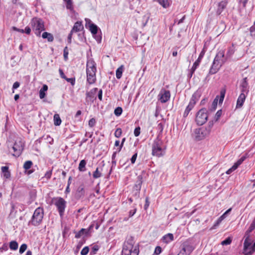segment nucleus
<instances>
[{
	"label": "nucleus",
	"instance_id": "nucleus-46",
	"mask_svg": "<svg viewBox=\"0 0 255 255\" xmlns=\"http://www.w3.org/2000/svg\"><path fill=\"white\" fill-rule=\"evenodd\" d=\"M63 52H64L63 56H64V59L65 60H66L68 58V50L67 47H65L64 48Z\"/></svg>",
	"mask_w": 255,
	"mask_h": 255
},
{
	"label": "nucleus",
	"instance_id": "nucleus-27",
	"mask_svg": "<svg viewBox=\"0 0 255 255\" xmlns=\"http://www.w3.org/2000/svg\"><path fill=\"white\" fill-rule=\"evenodd\" d=\"M255 229V222L253 221L252 224H251L250 227L249 228L248 230L246 232L245 235L246 236L249 237L250 236H253L254 235V234H252L253 231Z\"/></svg>",
	"mask_w": 255,
	"mask_h": 255
},
{
	"label": "nucleus",
	"instance_id": "nucleus-58",
	"mask_svg": "<svg viewBox=\"0 0 255 255\" xmlns=\"http://www.w3.org/2000/svg\"><path fill=\"white\" fill-rule=\"evenodd\" d=\"M1 169L3 174L8 171V167L7 166H2Z\"/></svg>",
	"mask_w": 255,
	"mask_h": 255
},
{
	"label": "nucleus",
	"instance_id": "nucleus-12",
	"mask_svg": "<svg viewBox=\"0 0 255 255\" xmlns=\"http://www.w3.org/2000/svg\"><path fill=\"white\" fill-rule=\"evenodd\" d=\"M158 96L159 100L162 103H164L169 100L170 97V93L169 91L162 89L161 90Z\"/></svg>",
	"mask_w": 255,
	"mask_h": 255
},
{
	"label": "nucleus",
	"instance_id": "nucleus-26",
	"mask_svg": "<svg viewBox=\"0 0 255 255\" xmlns=\"http://www.w3.org/2000/svg\"><path fill=\"white\" fill-rule=\"evenodd\" d=\"M154 2H158L163 8H166L170 6L171 1L170 0H152Z\"/></svg>",
	"mask_w": 255,
	"mask_h": 255
},
{
	"label": "nucleus",
	"instance_id": "nucleus-61",
	"mask_svg": "<svg viewBox=\"0 0 255 255\" xmlns=\"http://www.w3.org/2000/svg\"><path fill=\"white\" fill-rule=\"evenodd\" d=\"M12 29H13V30H14L15 31L19 32H21V33H24V30L23 29L17 28V27H16L15 26L12 27Z\"/></svg>",
	"mask_w": 255,
	"mask_h": 255
},
{
	"label": "nucleus",
	"instance_id": "nucleus-41",
	"mask_svg": "<svg viewBox=\"0 0 255 255\" xmlns=\"http://www.w3.org/2000/svg\"><path fill=\"white\" fill-rule=\"evenodd\" d=\"M99 247L98 245H94L91 249V254L95 255L96 254L97 252L99 250Z\"/></svg>",
	"mask_w": 255,
	"mask_h": 255
},
{
	"label": "nucleus",
	"instance_id": "nucleus-1",
	"mask_svg": "<svg viewBox=\"0 0 255 255\" xmlns=\"http://www.w3.org/2000/svg\"><path fill=\"white\" fill-rule=\"evenodd\" d=\"M134 239L129 237L125 242L122 250V255H138L139 251L136 246H134Z\"/></svg>",
	"mask_w": 255,
	"mask_h": 255
},
{
	"label": "nucleus",
	"instance_id": "nucleus-3",
	"mask_svg": "<svg viewBox=\"0 0 255 255\" xmlns=\"http://www.w3.org/2000/svg\"><path fill=\"white\" fill-rule=\"evenodd\" d=\"M166 149V146L163 141L157 137L152 145V154L158 157L163 156L165 153Z\"/></svg>",
	"mask_w": 255,
	"mask_h": 255
},
{
	"label": "nucleus",
	"instance_id": "nucleus-10",
	"mask_svg": "<svg viewBox=\"0 0 255 255\" xmlns=\"http://www.w3.org/2000/svg\"><path fill=\"white\" fill-rule=\"evenodd\" d=\"M194 249V247L191 243L184 242L182 245V249L177 255H190Z\"/></svg>",
	"mask_w": 255,
	"mask_h": 255
},
{
	"label": "nucleus",
	"instance_id": "nucleus-11",
	"mask_svg": "<svg viewBox=\"0 0 255 255\" xmlns=\"http://www.w3.org/2000/svg\"><path fill=\"white\" fill-rule=\"evenodd\" d=\"M84 29L83 25L81 21H77L75 23L72 30L68 36V39L69 43H71L72 36L73 33L78 32L82 31Z\"/></svg>",
	"mask_w": 255,
	"mask_h": 255
},
{
	"label": "nucleus",
	"instance_id": "nucleus-34",
	"mask_svg": "<svg viewBox=\"0 0 255 255\" xmlns=\"http://www.w3.org/2000/svg\"><path fill=\"white\" fill-rule=\"evenodd\" d=\"M18 243L15 241H12L9 243V248L11 250H16L18 248Z\"/></svg>",
	"mask_w": 255,
	"mask_h": 255
},
{
	"label": "nucleus",
	"instance_id": "nucleus-30",
	"mask_svg": "<svg viewBox=\"0 0 255 255\" xmlns=\"http://www.w3.org/2000/svg\"><path fill=\"white\" fill-rule=\"evenodd\" d=\"M87 164V162L85 160H82L79 164L78 169L81 172H84L86 170V165Z\"/></svg>",
	"mask_w": 255,
	"mask_h": 255
},
{
	"label": "nucleus",
	"instance_id": "nucleus-36",
	"mask_svg": "<svg viewBox=\"0 0 255 255\" xmlns=\"http://www.w3.org/2000/svg\"><path fill=\"white\" fill-rule=\"evenodd\" d=\"M32 165V162L31 161H30V160L26 161L24 163L23 168L25 170L29 169L31 168Z\"/></svg>",
	"mask_w": 255,
	"mask_h": 255
},
{
	"label": "nucleus",
	"instance_id": "nucleus-23",
	"mask_svg": "<svg viewBox=\"0 0 255 255\" xmlns=\"http://www.w3.org/2000/svg\"><path fill=\"white\" fill-rule=\"evenodd\" d=\"M241 87L242 88L241 91L242 93H246L247 94L249 92V87H248V83L247 82V78H245L243 79L241 84Z\"/></svg>",
	"mask_w": 255,
	"mask_h": 255
},
{
	"label": "nucleus",
	"instance_id": "nucleus-59",
	"mask_svg": "<svg viewBox=\"0 0 255 255\" xmlns=\"http://www.w3.org/2000/svg\"><path fill=\"white\" fill-rule=\"evenodd\" d=\"M102 94H103L102 90V89H100V90L99 91V92H98V98H99V99L100 101H102Z\"/></svg>",
	"mask_w": 255,
	"mask_h": 255
},
{
	"label": "nucleus",
	"instance_id": "nucleus-15",
	"mask_svg": "<svg viewBox=\"0 0 255 255\" xmlns=\"http://www.w3.org/2000/svg\"><path fill=\"white\" fill-rule=\"evenodd\" d=\"M244 238L245 240L244 243V253L245 255H246V253L249 252V247L251 246L252 243L254 242V239L252 236H250L247 237L245 235Z\"/></svg>",
	"mask_w": 255,
	"mask_h": 255
},
{
	"label": "nucleus",
	"instance_id": "nucleus-35",
	"mask_svg": "<svg viewBox=\"0 0 255 255\" xmlns=\"http://www.w3.org/2000/svg\"><path fill=\"white\" fill-rule=\"evenodd\" d=\"M102 176L101 171L99 170V168L97 167L96 170L94 172L93 174V177L94 178L96 179Z\"/></svg>",
	"mask_w": 255,
	"mask_h": 255
},
{
	"label": "nucleus",
	"instance_id": "nucleus-9",
	"mask_svg": "<svg viewBox=\"0 0 255 255\" xmlns=\"http://www.w3.org/2000/svg\"><path fill=\"white\" fill-rule=\"evenodd\" d=\"M24 148V143L20 139H17L15 141L13 147V153L12 155L15 157H18L21 153Z\"/></svg>",
	"mask_w": 255,
	"mask_h": 255
},
{
	"label": "nucleus",
	"instance_id": "nucleus-62",
	"mask_svg": "<svg viewBox=\"0 0 255 255\" xmlns=\"http://www.w3.org/2000/svg\"><path fill=\"white\" fill-rule=\"evenodd\" d=\"M136 211V209H134L133 210H130L129 212V216L130 217H132L135 213Z\"/></svg>",
	"mask_w": 255,
	"mask_h": 255
},
{
	"label": "nucleus",
	"instance_id": "nucleus-32",
	"mask_svg": "<svg viewBox=\"0 0 255 255\" xmlns=\"http://www.w3.org/2000/svg\"><path fill=\"white\" fill-rule=\"evenodd\" d=\"M48 90V87L46 85H44L42 88L39 91V97L40 99H43L45 96V92Z\"/></svg>",
	"mask_w": 255,
	"mask_h": 255
},
{
	"label": "nucleus",
	"instance_id": "nucleus-39",
	"mask_svg": "<svg viewBox=\"0 0 255 255\" xmlns=\"http://www.w3.org/2000/svg\"><path fill=\"white\" fill-rule=\"evenodd\" d=\"M232 242V239L230 238H228L226 240H224L221 242L222 245H230Z\"/></svg>",
	"mask_w": 255,
	"mask_h": 255
},
{
	"label": "nucleus",
	"instance_id": "nucleus-19",
	"mask_svg": "<svg viewBox=\"0 0 255 255\" xmlns=\"http://www.w3.org/2000/svg\"><path fill=\"white\" fill-rule=\"evenodd\" d=\"M96 72H88L86 71L87 74V81L91 85L94 84L96 81Z\"/></svg>",
	"mask_w": 255,
	"mask_h": 255
},
{
	"label": "nucleus",
	"instance_id": "nucleus-47",
	"mask_svg": "<svg viewBox=\"0 0 255 255\" xmlns=\"http://www.w3.org/2000/svg\"><path fill=\"white\" fill-rule=\"evenodd\" d=\"M96 124V120L94 118L91 119L89 121V126L90 127H93Z\"/></svg>",
	"mask_w": 255,
	"mask_h": 255
},
{
	"label": "nucleus",
	"instance_id": "nucleus-20",
	"mask_svg": "<svg viewBox=\"0 0 255 255\" xmlns=\"http://www.w3.org/2000/svg\"><path fill=\"white\" fill-rule=\"evenodd\" d=\"M225 94V91H221L220 92V97L219 96H217L215 98V99L214 100L213 103H212V107L214 110L216 108V107L217 106L218 99L219 98V103H222L224 99Z\"/></svg>",
	"mask_w": 255,
	"mask_h": 255
},
{
	"label": "nucleus",
	"instance_id": "nucleus-22",
	"mask_svg": "<svg viewBox=\"0 0 255 255\" xmlns=\"http://www.w3.org/2000/svg\"><path fill=\"white\" fill-rule=\"evenodd\" d=\"M85 195V189H84V186L83 185H80L76 191V194H75V197L79 199L81 197H84Z\"/></svg>",
	"mask_w": 255,
	"mask_h": 255
},
{
	"label": "nucleus",
	"instance_id": "nucleus-21",
	"mask_svg": "<svg viewBox=\"0 0 255 255\" xmlns=\"http://www.w3.org/2000/svg\"><path fill=\"white\" fill-rule=\"evenodd\" d=\"M228 2L227 0H223L218 3V8L216 10L217 14L220 15L221 14L223 10L226 7Z\"/></svg>",
	"mask_w": 255,
	"mask_h": 255
},
{
	"label": "nucleus",
	"instance_id": "nucleus-37",
	"mask_svg": "<svg viewBox=\"0 0 255 255\" xmlns=\"http://www.w3.org/2000/svg\"><path fill=\"white\" fill-rule=\"evenodd\" d=\"M123 112V109L121 107H117L114 111V114L117 116H120L121 115Z\"/></svg>",
	"mask_w": 255,
	"mask_h": 255
},
{
	"label": "nucleus",
	"instance_id": "nucleus-8",
	"mask_svg": "<svg viewBox=\"0 0 255 255\" xmlns=\"http://www.w3.org/2000/svg\"><path fill=\"white\" fill-rule=\"evenodd\" d=\"M208 116L205 109H202L197 113L196 122L198 125H203L207 120Z\"/></svg>",
	"mask_w": 255,
	"mask_h": 255
},
{
	"label": "nucleus",
	"instance_id": "nucleus-50",
	"mask_svg": "<svg viewBox=\"0 0 255 255\" xmlns=\"http://www.w3.org/2000/svg\"><path fill=\"white\" fill-rule=\"evenodd\" d=\"M52 170L47 171L44 175V177L46 178L47 179H49L51 178L52 175Z\"/></svg>",
	"mask_w": 255,
	"mask_h": 255
},
{
	"label": "nucleus",
	"instance_id": "nucleus-24",
	"mask_svg": "<svg viewBox=\"0 0 255 255\" xmlns=\"http://www.w3.org/2000/svg\"><path fill=\"white\" fill-rule=\"evenodd\" d=\"M246 98V96L245 93H242L240 95L237 100V108H241L243 106L244 103L245 101Z\"/></svg>",
	"mask_w": 255,
	"mask_h": 255
},
{
	"label": "nucleus",
	"instance_id": "nucleus-17",
	"mask_svg": "<svg viewBox=\"0 0 255 255\" xmlns=\"http://www.w3.org/2000/svg\"><path fill=\"white\" fill-rule=\"evenodd\" d=\"M86 21V27H89V29L91 33L93 34H95L98 32V27L94 23H91V21L90 19L88 18L85 19Z\"/></svg>",
	"mask_w": 255,
	"mask_h": 255
},
{
	"label": "nucleus",
	"instance_id": "nucleus-40",
	"mask_svg": "<svg viewBox=\"0 0 255 255\" xmlns=\"http://www.w3.org/2000/svg\"><path fill=\"white\" fill-rule=\"evenodd\" d=\"M67 82L70 83L72 86H74L75 84V78H68L66 77V78L64 79Z\"/></svg>",
	"mask_w": 255,
	"mask_h": 255
},
{
	"label": "nucleus",
	"instance_id": "nucleus-16",
	"mask_svg": "<svg viewBox=\"0 0 255 255\" xmlns=\"http://www.w3.org/2000/svg\"><path fill=\"white\" fill-rule=\"evenodd\" d=\"M204 52L203 51H202L197 60L194 63L193 66H192V67L191 68V70H190V77H191L193 74L194 73L195 71L196 70V69H197V67L199 66L201 61V59H202L204 55Z\"/></svg>",
	"mask_w": 255,
	"mask_h": 255
},
{
	"label": "nucleus",
	"instance_id": "nucleus-7",
	"mask_svg": "<svg viewBox=\"0 0 255 255\" xmlns=\"http://www.w3.org/2000/svg\"><path fill=\"white\" fill-rule=\"evenodd\" d=\"M54 205L56 206L61 217H62L66 208V202L61 197H56L53 199Z\"/></svg>",
	"mask_w": 255,
	"mask_h": 255
},
{
	"label": "nucleus",
	"instance_id": "nucleus-53",
	"mask_svg": "<svg viewBox=\"0 0 255 255\" xmlns=\"http://www.w3.org/2000/svg\"><path fill=\"white\" fill-rule=\"evenodd\" d=\"M137 153H135L131 157V158L130 159V161H131V162L132 164L134 163V162L136 160V159L137 158Z\"/></svg>",
	"mask_w": 255,
	"mask_h": 255
},
{
	"label": "nucleus",
	"instance_id": "nucleus-48",
	"mask_svg": "<svg viewBox=\"0 0 255 255\" xmlns=\"http://www.w3.org/2000/svg\"><path fill=\"white\" fill-rule=\"evenodd\" d=\"M255 251V243L252 246V250L246 253V255H251Z\"/></svg>",
	"mask_w": 255,
	"mask_h": 255
},
{
	"label": "nucleus",
	"instance_id": "nucleus-63",
	"mask_svg": "<svg viewBox=\"0 0 255 255\" xmlns=\"http://www.w3.org/2000/svg\"><path fill=\"white\" fill-rule=\"evenodd\" d=\"M142 176H141V175L138 176V177H137L138 181H137V182H138V184L139 185H140L142 183Z\"/></svg>",
	"mask_w": 255,
	"mask_h": 255
},
{
	"label": "nucleus",
	"instance_id": "nucleus-49",
	"mask_svg": "<svg viewBox=\"0 0 255 255\" xmlns=\"http://www.w3.org/2000/svg\"><path fill=\"white\" fill-rule=\"evenodd\" d=\"M85 231V229H82L77 234L75 235V238H79L83 234L84 232Z\"/></svg>",
	"mask_w": 255,
	"mask_h": 255
},
{
	"label": "nucleus",
	"instance_id": "nucleus-38",
	"mask_svg": "<svg viewBox=\"0 0 255 255\" xmlns=\"http://www.w3.org/2000/svg\"><path fill=\"white\" fill-rule=\"evenodd\" d=\"M27 248V246L26 244H23L21 245L20 247L19 251V253L21 254L23 253L26 251Z\"/></svg>",
	"mask_w": 255,
	"mask_h": 255
},
{
	"label": "nucleus",
	"instance_id": "nucleus-52",
	"mask_svg": "<svg viewBox=\"0 0 255 255\" xmlns=\"http://www.w3.org/2000/svg\"><path fill=\"white\" fill-rule=\"evenodd\" d=\"M222 110H219L216 114L215 115V119L217 121L219 119V118H220V117L222 115Z\"/></svg>",
	"mask_w": 255,
	"mask_h": 255
},
{
	"label": "nucleus",
	"instance_id": "nucleus-60",
	"mask_svg": "<svg viewBox=\"0 0 255 255\" xmlns=\"http://www.w3.org/2000/svg\"><path fill=\"white\" fill-rule=\"evenodd\" d=\"M71 178V177H69V181H68V185H67V187H66V190H65V192H66V193H69V192H70V188H69V186H70V180Z\"/></svg>",
	"mask_w": 255,
	"mask_h": 255
},
{
	"label": "nucleus",
	"instance_id": "nucleus-25",
	"mask_svg": "<svg viewBox=\"0 0 255 255\" xmlns=\"http://www.w3.org/2000/svg\"><path fill=\"white\" fill-rule=\"evenodd\" d=\"M173 240L174 236L171 233H168L164 235L163 237H162L161 239V241H162V242L165 244H168L171 242L173 241Z\"/></svg>",
	"mask_w": 255,
	"mask_h": 255
},
{
	"label": "nucleus",
	"instance_id": "nucleus-28",
	"mask_svg": "<svg viewBox=\"0 0 255 255\" xmlns=\"http://www.w3.org/2000/svg\"><path fill=\"white\" fill-rule=\"evenodd\" d=\"M255 229V222L253 221L252 224H251L250 227L249 228L248 230L246 232L245 235L246 236L249 237L250 236H253L254 235V234H252L253 231Z\"/></svg>",
	"mask_w": 255,
	"mask_h": 255
},
{
	"label": "nucleus",
	"instance_id": "nucleus-57",
	"mask_svg": "<svg viewBox=\"0 0 255 255\" xmlns=\"http://www.w3.org/2000/svg\"><path fill=\"white\" fill-rule=\"evenodd\" d=\"M59 74L62 78L65 79L66 78V76L65 75L63 70L61 69H59Z\"/></svg>",
	"mask_w": 255,
	"mask_h": 255
},
{
	"label": "nucleus",
	"instance_id": "nucleus-51",
	"mask_svg": "<svg viewBox=\"0 0 255 255\" xmlns=\"http://www.w3.org/2000/svg\"><path fill=\"white\" fill-rule=\"evenodd\" d=\"M140 128L139 127L136 128L134 130V134L135 136H138L140 134Z\"/></svg>",
	"mask_w": 255,
	"mask_h": 255
},
{
	"label": "nucleus",
	"instance_id": "nucleus-33",
	"mask_svg": "<svg viewBox=\"0 0 255 255\" xmlns=\"http://www.w3.org/2000/svg\"><path fill=\"white\" fill-rule=\"evenodd\" d=\"M54 124L55 126H59L61 124V120L58 114L54 116Z\"/></svg>",
	"mask_w": 255,
	"mask_h": 255
},
{
	"label": "nucleus",
	"instance_id": "nucleus-56",
	"mask_svg": "<svg viewBox=\"0 0 255 255\" xmlns=\"http://www.w3.org/2000/svg\"><path fill=\"white\" fill-rule=\"evenodd\" d=\"M221 223V222L218 219L217 220V221L216 222V223L214 224V225L213 226V227L211 228V229H216V227Z\"/></svg>",
	"mask_w": 255,
	"mask_h": 255
},
{
	"label": "nucleus",
	"instance_id": "nucleus-5",
	"mask_svg": "<svg viewBox=\"0 0 255 255\" xmlns=\"http://www.w3.org/2000/svg\"><path fill=\"white\" fill-rule=\"evenodd\" d=\"M212 127L213 124H210L207 127L196 129L194 131L195 139L199 141L208 136L211 132Z\"/></svg>",
	"mask_w": 255,
	"mask_h": 255
},
{
	"label": "nucleus",
	"instance_id": "nucleus-14",
	"mask_svg": "<svg viewBox=\"0 0 255 255\" xmlns=\"http://www.w3.org/2000/svg\"><path fill=\"white\" fill-rule=\"evenodd\" d=\"M86 71L97 72L96 63L93 58H88L86 64Z\"/></svg>",
	"mask_w": 255,
	"mask_h": 255
},
{
	"label": "nucleus",
	"instance_id": "nucleus-4",
	"mask_svg": "<svg viewBox=\"0 0 255 255\" xmlns=\"http://www.w3.org/2000/svg\"><path fill=\"white\" fill-rule=\"evenodd\" d=\"M30 24L35 35L40 36L41 32L45 30L44 22L43 20L35 17L31 20Z\"/></svg>",
	"mask_w": 255,
	"mask_h": 255
},
{
	"label": "nucleus",
	"instance_id": "nucleus-64",
	"mask_svg": "<svg viewBox=\"0 0 255 255\" xmlns=\"http://www.w3.org/2000/svg\"><path fill=\"white\" fill-rule=\"evenodd\" d=\"M19 85H20V84H19V82H15V83H14V84L13 85L12 88L13 89H17V88L19 87Z\"/></svg>",
	"mask_w": 255,
	"mask_h": 255
},
{
	"label": "nucleus",
	"instance_id": "nucleus-42",
	"mask_svg": "<svg viewBox=\"0 0 255 255\" xmlns=\"http://www.w3.org/2000/svg\"><path fill=\"white\" fill-rule=\"evenodd\" d=\"M122 133V130L121 128H117L115 132V136L117 137H120Z\"/></svg>",
	"mask_w": 255,
	"mask_h": 255
},
{
	"label": "nucleus",
	"instance_id": "nucleus-18",
	"mask_svg": "<svg viewBox=\"0 0 255 255\" xmlns=\"http://www.w3.org/2000/svg\"><path fill=\"white\" fill-rule=\"evenodd\" d=\"M246 158V157L245 156L241 157V158H240L236 162L234 163L233 166L231 168L227 171L226 173L230 174L233 171L235 170L239 167V166L243 163V162L245 160Z\"/></svg>",
	"mask_w": 255,
	"mask_h": 255
},
{
	"label": "nucleus",
	"instance_id": "nucleus-54",
	"mask_svg": "<svg viewBox=\"0 0 255 255\" xmlns=\"http://www.w3.org/2000/svg\"><path fill=\"white\" fill-rule=\"evenodd\" d=\"M126 140V138H124L123 139H122V142L120 145V147L118 148V152H119L120 151H121L123 146V145H124V142Z\"/></svg>",
	"mask_w": 255,
	"mask_h": 255
},
{
	"label": "nucleus",
	"instance_id": "nucleus-45",
	"mask_svg": "<svg viewBox=\"0 0 255 255\" xmlns=\"http://www.w3.org/2000/svg\"><path fill=\"white\" fill-rule=\"evenodd\" d=\"M89 251L88 247H84L81 252V255H87Z\"/></svg>",
	"mask_w": 255,
	"mask_h": 255
},
{
	"label": "nucleus",
	"instance_id": "nucleus-6",
	"mask_svg": "<svg viewBox=\"0 0 255 255\" xmlns=\"http://www.w3.org/2000/svg\"><path fill=\"white\" fill-rule=\"evenodd\" d=\"M43 215V209L40 207L37 208L33 213L30 223L35 226L39 225L42 221Z\"/></svg>",
	"mask_w": 255,
	"mask_h": 255
},
{
	"label": "nucleus",
	"instance_id": "nucleus-29",
	"mask_svg": "<svg viewBox=\"0 0 255 255\" xmlns=\"http://www.w3.org/2000/svg\"><path fill=\"white\" fill-rule=\"evenodd\" d=\"M42 37L43 39H47L48 42H52L54 40V37L53 35L47 32H44L42 34Z\"/></svg>",
	"mask_w": 255,
	"mask_h": 255
},
{
	"label": "nucleus",
	"instance_id": "nucleus-13",
	"mask_svg": "<svg viewBox=\"0 0 255 255\" xmlns=\"http://www.w3.org/2000/svg\"><path fill=\"white\" fill-rule=\"evenodd\" d=\"M196 103V96L195 95H192L191 99L189 102V103L188 105V106L186 107L184 114H183V117H186L188 116L189 112L191 111V110L193 108L195 105Z\"/></svg>",
	"mask_w": 255,
	"mask_h": 255
},
{
	"label": "nucleus",
	"instance_id": "nucleus-31",
	"mask_svg": "<svg viewBox=\"0 0 255 255\" xmlns=\"http://www.w3.org/2000/svg\"><path fill=\"white\" fill-rule=\"evenodd\" d=\"M124 69V65H121L116 70V77L117 79H120L122 76V74Z\"/></svg>",
	"mask_w": 255,
	"mask_h": 255
},
{
	"label": "nucleus",
	"instance_id": "nucleus-43",
	"mask_svg": "<svg viewBox=\"0 0 255 255\" xmlns=\"http://www.w3.org/2000/svg\"><path fill=\"white\" fill-rule=\"evenodd\" d=\"M161 248L159 246H157L155 249L153 255H158L161 253Z\"/></svg>",
	"mask_w": 255,
	"mask_h": 255
},
{
	"label": "nucleus",
	"instance_id": "nucleus-55",
	"mask_svg": "<svg viewBox=\"0 0 255 255\" xmlns=\"http://www.w3.org/2000/svg\"><path fill=\"white\" fill-rule=\"evenodd\" d=\"M31 31V28L29 26H26L24 30V33L29 35L30 34Z\"/></svg>",
	"mask_w": 255,
	"mask_h": 255
},
{
	"label": "nucleus",
	"instance_id": "nucleus-44",
	"mask_svg": "<svg viewBox=\"0 0 255 255\" xmlns=\"http://www.w3.org/2000/svg\"><path fill=\"white\" fill-rule=\"evenodd\" d=\"M66 2V7L67 9H73V6H72V2L71 0H68L66 1H65Z\"/></svg>",
	"mask_w": 255,
	"mask_h": 255
},
{
	"label": "nucleus",
	"instance_id": "nucleus-2",
	"mask_svg": "<svg viewBox=\"0 0 255 255\" xmlns=\"http://www.w3.org/2000/svg\"><path fill=\"white\" fill-rule=\"evenodd\" d=\"M225 53L223 50L219 51L216 54L212 65L210 69L209 73L210 74H214L216 73L220 69L221 66L226 62V59L224 58Z\"/></svg>",
	"mask_w": 255,
	"mask_h": 255
}]
</instances>
